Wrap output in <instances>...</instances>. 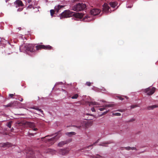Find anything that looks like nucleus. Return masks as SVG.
I'll return each mask as SVG.
<instances>
[{"label": "nucleus", "mask_w": 158, "mask_h": 158, "mask_svg": "<svg viewBox=\"0 0 158 158\" xmlns=\"http://www.w3.org/2000/svg\"><path fill=\"white\" fill-rule=\"evenodd\" d=\"M113 115L119 116L121 115V114L120 113H113Z\"/></svg>", "instance_id": "obj_26"}, {"label": "nucleus", "mask_w": 158, "mask_h": 158, "mask_svg": "<svg viewBox=\"0 0 158 158\" xmlns=\"http://www.w3.org/2000/svg\"><path fill=\"white\" fill-rule=\"evenodd\" d=\"M100 104H98V102H90L89 104V105H99Z\"/></svg>", "instance_id": "obj_24"}, {"label": "nucleus", "mask_w": 158, "mask_h": 158, "mask_svg": "<svg viewBox=\"0 0 158 158\" xmlns=\"http://www.w3.org/2000/svg\"><path fill=\"white\" fill-rule=\"evenodd\" d=\"M60 132H58L57 134L54 137L50 139H47L46 138H45V137H47L50 136L48 135L46 136L44 138H42V139H44V141L46 143H48L52 145L54 143L57 139H58L61 136V135L60 134Z\"/></svg>", "instance_id": "obj_3"}, {"label": "nucleus", "mask_w": 158, "mask_h": 158, "mask_svg": "<svg viewBox=\"0 0 158 158\" xmlns=\"http://www.w3.org/2000/svg\"><path fill=\"white\" fill-rule=\"evenodd\" d=\"M14 94H9V96L11 98H13V96H14Z\"/></svg>", "instance_id": "obj_32"}, {"label": "nucleus", "mask_w": 158, "mask_h": 158, "mask_svg": "<svg viewBox=\"0 0 158 158\" xmlns=\"http://www.w3.org/2000/svg\"><path fill=\"white\" fill-rule=\"evenodd\" d=\"M66 143V142L64 141H62L59 143L58 144V146L60 147H61Z\"/></svg>", "instance_id": "obj_20"}, {"label": "nucleus", "mask_w": 158, "mask_h": 158, "mask_svg": "<svg viewBox=\"0 0 158 158\" xmlns=\"http://www.w3.org/2000/svg\"><path fill=\"white\" fill-rule=\"evenodd\" d=\"M91 110L93 112H95V109L94 107L92 108L91 109Z\"/></svg>", "instance_id": "obj_34"}, {"label": "nucleus", "mask_w": 158, "mask_h": 158, "mask_svg": "<svg viewBox=\"0 0 158 158\" xmlns=\"http://www.w3.org/2000/svg\"><path fill=\"white\" fill-rule=\"evenodd\" d=\"M125 148L127 150H135L136 149V148H134V147L131 148V147H125Z\"/></svg>", "instance_id": "obj_22"}, {"label": "nucleus", "mask_w": 158, "mask_h": 158, "mask_svg": "<svg viewBox=\"0 0 158 158\" xmlns=\"http://www.w3.org/2000/svg\"><path fill=\"white\" fill-rule=\"evenodd\" d=\"M155 88L154 87H149L144 89V91L145 93H147L148 95L152 94L155 92Z\"/></svg>", "instance_id": "obj_6"}, {"label": "nucleus", "mask_w": 158, "mask_h": 158, "mask_svg": "<svg viewBox=\"0 0 158 158\" xmlns=\"http://www.w3.org/2000/svg\"><path fill=\"white\" fill-rule=\"evenodd\" d=\"M110 7L108 6V5L107 3H105L103 6V11L106 12L108 13L110 12L112 10L111 9H110Z\"/></svg>", "instance_id": "obj_10"}, {"label": "nucleus", "mask_w": 158, "mask_h": 158, "mask_svg": "<svg viewBox=\"0 0 158 158\" xmlns=\"http://www.w3.org/2000/svg\"><path fill=\"white\" fill-rule=\"evenodd\" d=\"M102 102H105V101H104V100H102Z\"/></svg>", "instance_id": "obj_44"}, {"label": "nucleus", "mask_w": 158, "mask_h": 158, "mask_svg": "<svg viewBox=\"0 0 158 158\" xmlns=\"http://www.w3.org/2000/svg\"><path fill=\"white\" fill-rule=\"evenodd\" d=\"M64 6L62 5H58L55 6V11L53 10H50V12L51 16L52 17H53L55 11H56L57 13L58 12L59 10Z\"/></svg>", "instance_id": "obj_7"}, {"label": "nucleus", "mask_w": 158, "mask_h": 158, "mask_svg": "<svg viewBox=\"0 0 158 158\" xmlns=\"http://www.w3.org/2000/svg\"><path fill=\"white\" fill-rule=\"evenodd\" d=\"M4 106L5 107H11L12 106V105L11 103H9L7 105H4Z\"/></svg>", "instance_id": "obj_27"}, {"label": "nucleus", "mask_w": 158, "mask_h": 158, "mask_svg": "<svg viewBox=\"0 0 158 158\" xmlns=\"http://www.w3.org/2000/svg\"><path fill=\"white\" fill-rule=\"evenodd\" d=\"M73 15V12L69 10H65L61 14L60 18L69 17Z\"/></svg>", "instance_id": "obj_5"}, {"label": "nucleus", "mask_w": 158, "mask_h": 158, "mask_svg": "<svg viewBox=\"0 0 158 158\" xmlns=\"http://www.w3.org/2000/svg\"><path fill=\"white\" fill-rule=\"evenodd\" d=\"M33 109L38 110L42 114H43V111L41 109H39L37 107H33Z\"/></svg>", "instance_id": "obj_21"}, {"label": "nucleus", "mask_w": 158, "mask_h": 158, "mask_svg": "<svg viewBox=\"0 0 158 158\" xmlns=\"http://www.w3.org/2000/svg\"><path fill=\"white\" fill-rule=\"evenodd\" d=\"M61 90H63V91H64V90H63V89H61Z\"/></svg>", "instance_id": "obj_45"}, {"label": "nucleus", "mask_w": 158, "mask_h": 158, "mask_svg": "<svg viewBox=\"0 0 158 158\" xmlns=\"http://www.w3.org/2000/svg\"><path fill=\"white\" fill-rule=\"evenodd\" d=\"M27 8H32L33 9H36L37 10L35 11V12H37L39 11L38 7H34L32 5H30L28 6Z\"/></svg>", "instance_id": "obj_18"}, {"label": "nucleus", "mask_w": 158, "mask_h": 158, "mask_svg": "<svg viewBox=\"0 0 158 158\" xmlns=\"http://www.w3.org/2000/svg\"><path fill=\"white\" fill-rule=\"evenodd\" d=\"M28 155L27 156H28L29 158H33L34 156L33 155V152L32 151H29L28 152Z\"/></svg>", "instance_id": "obj_17"}, {"label": "nucleus", "mask_w": 158, "mask_h": 158, "mask_svg": "<svg viewBox=\"0 0 158 158\" xmlns=\"http://www.w3.org/2000/svg\"><path fill=\"white\" fill-rule=\"evenodd\" d=\"M78 94H75V95H73V96L72 97H71V98L72 99H76L78 97Z\"/></svg>", "instance_id": "obj_25"}, {"label": "nucleus", "mask_w": 158, "mask_h": 158, "mask_svg": "<svg viewBox=\"0 0 158 158\" xmlns=\"http://www.w3.org/2000/svg\"><path fill=\"white\" fill-rule=\"evenodd\" d=\"M67 150L65 149H61L59 150V153L62 155H64L68 152Z\"/></svg>", "instance_id": "obj_12"}, {"label": "nucleus", "mask_w": 158, "mask_h": 158, "mask_svg": "<svg viewBox=\"0 0 158 158\" xmlns=\"http://www.w3.org/2000/svg\"><path fill=\"white\" fill-rule=\"evenodd\" d=\"M158 107V106L157 105H153L151 106H149L147 107L148 109L149 110H153L154 108H157Z\"/></svg>", "instance_id": "obj_15"}, {"label": "nucleus", "mask_w": 158, "mask_h": 158, "mask_svg": "<svg viewBox=\"0 0 158 158\" xmlns=\"http://www.w3.org/2000/svg\"><path fill=\"white\" fill-rule=\"evenodd\" d=\"M118 111H120V112H122V110H118Z\"/></svg>", "instance_id": "obj_42"}, {"label": "nucleus", "mask_w": 158, "mask_h": 158, "mask_svg": "<svg viewBox=\"0 0 158 158\" xmlns=\"http://www.w3.org/2000/svg\"><path fill=\"white\" fill-rule=\"evenodd\" d=\"M136 105H132L131 106V108L133 109L135 107H136Z\"/></svg>", "instance_id": "obj_33"}, {"label": "nucleus", "mask_w": 158, "mask_h": 158, "mask_svg": "<svg viewBox=\"0 0 158 158\" xmlns=\"http://www.w3.org/2000/svg\"><path fill=\"white\" fill-rule=\"evenodd\" d=\"M62 82H57L56 83L55 85V86H56L58 85H59V84H62Z\"/></svg>", "instance_id": "obj_31"}, {"label": "nucleus", "mask_w": 158, "mask_h": 158, "mask_svg": "<svg viewBox=\"0 0 158 158\" xmlns=\"http://www.w3.org/2000/svg\"><path fill=\"white\" fill-rule=\"evenodd\" d=\"M132 6V5H131L130 6H128L127 5L126 7L127 8H131Z\"/></svg>", "instance_id": "obj_37"}, {"label": "nucleus", "mask_w": 158, "mask_h": 158, "mask_svg": "<svg viewBox=\"0 0 158 158\" xmlns=\"http://www.w3.org/2000/svg\"><path fill=\"white\" fill-rule=\"evenodd\" d=\"M28 2L30 3L31 2V0H27Z\"/></svg>", "instance_id": "obj_39"}, {"label": "nucleus", "mask_w": 158, "mask_h": 158, "mask_svg": "<svg viewBox=\"0 0 158 158\" xmlns=\"http://www.w3.org/2000/svg\"><path fill=\"white\" fill-rule=\"evenodd\" d=\"M18 29L20 30L21 28L20 27V28H19Z\"/></svg>", "instance_id": "obj_43"}, {"label": "nucleus", "mask_w": 158, "mask_h": 158, "mask_svg": "<svg viewBox=\"0 0 158 158\" xmlns=\"http://www.w3.org/2000/svg\"><path fill=\"white\" fill-rule=\"evenodd\" d=\"M100 12V10L98 9H94L91 10V15H85L81 13H77L75 15V17L80 19V20L85 22H88L94 19L93 16L98 15Z\"/></svg>", "instance_id": "obj_1"}, {"label": "nucleus", "mask_w": 158, "mask_h": 158, "mask_svg": "<svg viewBox=\"0 0 158 158\" xmlns=\"http://www.w3.org/2000/svg\"><path fill=\"white\" fill-rule=\"evenodd\" d=\"M105 144V143H100V144H99V145H102V146H105L104 144Z\"/></svg>", "instance_id": "obj_36"}, {"label": "nucleus", "mask_w": 158, "mask_h": 158, "mask_svg": "<svg viewBox=\"0 0 158 158\" xmlns=\"http://www.w3.org/2000/svg\"><path fill=\"white\" fill-rule=\"evenodd\" d=\"M109 4L110 6L113 8H115V6L117 5V3L116 2H111L109 3Z\"/></svg>", "instance_id": "obj_13"}, {"label": "nucleus", "mask_w": 158, "mask_h": 158, "mask_svg": "<svg viewBox=\"0 0 158 158\" xmlns=\"http://www.w3.org/2000/svg\"><path fill=\"white\" fill-rule=\"evenodd\" d=\"M34 45L32 44H24L20 46L19 50L21 52L29 51L33 52L35 51Z\"/></svg>", "instance_id": "obj_2"}, {"label": "nucleus", "mask_w": 158, "mask_h": 158, "mask_svg": "<svg viewBox=\"0 0 158 158\" xmlns=\"http://www.w3.org/2000/svg\"><path fill=\"white\" fill-rule=\"evenodd\" d=\"M29 134L30 135L33 136L35 134H36V133H29Z\"/></svg>", "instance_id": "obj_38"}, {"label": "nucleus", "mask_w": 158, "mask_h": 158, "mask_svg": "<svg viewBox=\"0 0 158 158\" xmlns=\"http://www.w3.org/2000/svg\"><path fill=\"white\" fill-rule=\"evenodd\" d=\"M36 50H38L41 48L45 49H50L52 48V47L49 45L45 46L44 45H39L35 46Z\"/></svg>", "instance_id": "obj_9"}, {"label": "nucleus", "mask_w": 158, "mask_h": 158, "mask_svg": "<svg viewBox=\"0 0 158 158\" xmlns=\"http://www.w3.org/2000/svg\"><path fill=\"white\" fill-rule=\"evenodd\" d=\"M108 111V110L106 111V112H104V114H106V113H107Z\"/></svg>", "instance_id": "obj_40"}, {"label": "nucleus", "mask_w": 158, "mask_h": 158, "mask_svg": "<svg viewBox=\"0 0 158 158\" xmlns=\"http://www.w3.org/2000/svg\"><path fill=\"white\" fill-rule=\"evenodd\" d=\"M75 134V133L74 132H67L66 133V135L69 136H71Z\"/></svg>", "instance_id": "obj_19"}, {"label": "nucleus", "mask_w": 158, "mask_h": 158, "mask_svg": "<svg viewBox=\"0 0 158 158\" xmlns=\"http://www.w3.org/2000/svg\"><path fill=\"white\" fill-rule=\"evenodd\" d=\"M113 106V104H106L103 106V107L100 108L98 109L101 111H102L105 109L106 107H112Z\"/></svg>", "instance_id": "obj_11"}, {"label": "nucleus", "mask_w": 158, "mask_h": 158, "mask_svg": "<svg viewBox=\"0 0 158 158\" xmlns=\"http://www.w3.org/2000/svg\"><path fill=\"white\" fill-rule=\"evenodd\" d=\"M118 97L119 98V99L120 100H123V98H122L121 97H120V96H118Z\"/></svg>", "instance_id": "obj_35"}, {"label": "nucleus", "mask_w": 158, "mask_h": 158, "mask_svg": "<svg viewBox=\"0 0 158 158\" xmlns=\"http://www.w3.org/2000/svg\"><path fill=\"white\" fill-rule=\"evenodd\" d=\"M86 84L88 86H89L90 85H91V83L90 82H87L86 83Z\"/></svg>", "instance_id": "obj_29"}, {"label": "nucleus", "mask_w": 158, "mask_h": 158, "mask_svg": "<svg viewBox=\"0 0 158 158\" xmlns=\"http://www.w3.org/2000/svg\"><path fill=\"white\" fill-rule=\"evenodd\" d=\"M10 143H3L0 144V147H9L10 146Z\"/></svg>", "instance_id": "obj_14"}, {"label": "nucleus", "mask_w": 158, "mask_h": 158, "mask_svg": "<svg viewBox=\"0 0 158 158\" xmlns=\"http://www.w3.org/2000/svg\"><path fill=\"white\" fill-rule=\"evenodd\" d=\"M85 4L79 3L74 6L72 7V10L78 11L83 10L86 7Z\"/></svg>", "instance_id": "obj_4"}, {"label": "nucleus", "mask_w": 158, "mask_h": 158, "mask_svg": "<svg viewBox=\"0 0 158 158\" xmlns=\"http://www.w3.org/2000/svg\"><path fill=\"white\" fill-rule=\"evenodd\" d=\"M15 3L17 4L19 6H23V3L20 0H16Z\"/></svg>", "instance_id": "obj_16"}, {"label": "nucleus", "mask_w": 158, "mask_h": 158, "mask_svg": "<svg viewBox=\"0 0 158 158\" xmlns=\"http://www.w3.org/2000/svg\"><path fill=\"white\" fill-rule=\"evenodd\" d=\"M125 98H126L127 99L128 98L127 97V96H125Z\"/></svg>", "instance_id": "obj_41"}, {"label": "nucleus", "mask_w": 158, "mask_h": 158, "mask_svg": "<svg viewBox=\"0 0 158 158\" xmlns=\"http://www.w3.org/2000/svg\"><path fill=\"white\" fill-rule=\"evenodd\" d=\"M99 139H98L95 143H94L93 144L89 146H88V147H90L91 149L92 148H93L92 146L93 145H95V144L98 143L99 142Z\"/></svg>", "instance_id": "obj_23"}, {"label": "nucleus", "mask_w": 158, "mask_h": 158, "mask_svg": "<svg viewBox=\"0 0 158 158\" xmlns=\"http://www.w3.org/2000/svg\"><path fill=\"white\" fill-rule=\"evenodd\" d=\"M26 124L29 127L31 128L33 131H37L38 129L35 128V125L34 122H26Z\"/></svg>", "instance_id": "obj_8"}, {"label": "nucleus", "mask_w": 158, "mask_h": 158, "mask_svg": "<svg viewBox=\"0 0 158 158\" xmlns=\"http://www.w3.org/2000/svg\"><path fill=\"white\" fill-rule=\"evenodd\" d=\"M18 99L21 102H22L23 101V98L20 97H19V98H18Z\"/></svg>", "instance_id": "obj_30"}, {"label": "nucleus", "mask_w": 158, "mask_h": 158, "mask_svg": "<svg viewBox=\"0 0 158 158\" xmlns=\"http://www.w3.org/2000/svg\"><path fill=\"white\" fill-rule=\"evenodd\" d=\"M11 122H9L8 124H7V126H8V127L9 128H10L11 127Z\"/></svg>", "instance_id": "obj_28"}]
</instances>
